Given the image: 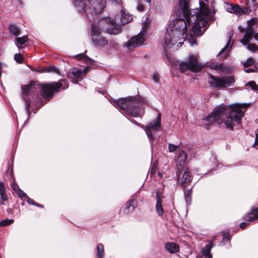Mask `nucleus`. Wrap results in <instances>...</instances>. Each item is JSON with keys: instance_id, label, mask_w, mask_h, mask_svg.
<instances>
[{"instance_id": "obj_1", "label": "nucleus", "mask_w": 258, "mask_h": 258, "mask_svg": "<svg viewBox=\"0 0 258 258\" xmlns=\"http://www.w3.org/2000/svg\"><path fill=\"white\" fill-rule=\"evenodd\" d=\"M208 2V0H204ZM200 9L189 10L188 0H178L175 7V13L179 18L170 23L166 29L163 48L167 52L178 40H184L187 32L190 29V35L201 36V27H206L211 19L209 8L203 2L200 1Z\"/></svg>"}, {"instance_id": "obj_2", "label": "nucleus", "mask_w": 258, "mask_h": 258, "mask_svg": "<svg viewBox=\"0 0 258 258\" xmlns=\"http://www.w3.org/2000/svg\"><path fill=\"white\" fill-rule=\"evenodd\" d=\"M245 111L244 104H234L227 106L220 105L204 120L208 122L206 128L209 130L208 126L214 122L220 125L223 121L227 128L233 131L234 126L241 123V118Z\"/></svg>"}, {"instance_id": "obj_3", "label": "nucleus", "mask_w": 258, "mask_h": 258, "mask_svg": "<svg viewBox=\"0 0 258 258\" xmlns=\"http://www.w3.org/2000/svg\"><path fill=\"white\" fill-rule=\"evenodd\" d=\"M112 104L130 116L142 117L144 114L143 103L135 97L120 98L113 101Z\"/></svg>"}, {"instance_id": "obj_4", "label": "nucleus", "mask_w": 258, "mask_h": 258, "mask_svg": "<svg viewBox=\"0 0 258 258\" xmlns=\"http://www.w3.org/2000/svg\"><path fill=\"white\" fill-rule=\"evenodd\" d=\"M112 2L119 5L121 0H111ZM106 0H74L73 4L80 12H84L89 19V15L97 16L104 9Z\"/></svg>"}, {"instance_id": "obj_5", "label": "nucleus", "mask_w": 258, "mask_h": 258, "mask_svg": "<svg viewBox=\"0 0 258 258\" xmlns=\"http://www.w3.org/2000/svg\"><path fill=\"white\" fill-rule=\"evenodd\" d=\"M204 68V65L200 63L196 55H190L187 60L181 62L179 66V69L181 73L190 70L193 72H199Z\"/></svg>"}, {"instance_id": "obj_6", "label": "nucleus", "mask_w": 258, "mask_h": 258, "mask_svg": "<svg viewBox=\"0 0 258 258\" xmlns=\"http://www.w3.org/2000/svg\"><path fill=\"white\" fill-rule=\"evenodd\" d=\"M66 83V80H61L57 83L53 82L41 85L42 96L45 98H51L54 92H58L61 88L66 89L68 87V86L63 87V84Z\"/></svg>"}, {"instance_id": "obj_7", "label": "nucleus", "mask_w": 258, "mask_h": 258, "mask_svg": "<svg viewBox=\"0 0 258 258\" xmlns=\"http://www.w3.org/2000/svg\"><path fill=\"white\" fill-rule=\"evenodd\" d=\"M91 36L92 41L97 48H102L108 44V40L104 37L101 35L100 28L94 23L92 24Z\"/></svg>"}, {"instance_id": "obj_8", "label": "nucleus", "mask_w": 258, "mask_h": 258, "mask_svg": "<svg viewBox=\"0 0 258 258\" xmlns=\"http://www.w3.org/2000/svg\"><path fill=\"white\" fill-rule=\"evenodd\" d=\"M209 76L211 79L209 81V83L214 88H226L231 86L235 82L234 78L230 76H225L221 78L215 77L211 74H209Z\"/></svg>"}, {"instance_id": "obj_9", "label": "nucleus", "mask_w": 258, "mask_h": 258, "mask_svg": "<svg viewBox=\"0 0 258 258\" xmlns=\"http://www.w3.org/2000/svg\"><path fill=\"white\" fill-rule=\"evenodd\" d=\"M35 84H29L27 85H22L21 90L22 91V97L25 102V107L28 115L30 114V106L32 99V93L34 91Z\"/></svg>"}, {"instance_id": "obj_10", "label": "nucleus", "mask_w": 258, "mask_h": 258, "mask_svg": "<svg viewBox=\"0 0 258 258\" xmlns=\"http://www.w3.org/2000/svg\"><path fill=\"white\" fill-rule=\"evenodd\" d=\"M148 23H144L142 26V30L137 36L132 37L127 42L125 45L127 47H136L141 46L145 41V31L148 27Z\"/></svg>"}, {"instance_id": "obj_11", "label": "nucleus", "mask_w": 258, "mask_h": 258, "mask_svg": "<svg viewBox=\"0 0 258 258\" xmlns=\"http://www.w3.org/2000/svg\"><path fill=\"white\" fill-rule=\"evenodd\" d=\"M161 114L159 113L156 119L146 126L145 131L149 140L154 139V134L161 130Z\"/></svg>"}, {"instance_id": "obj_12", "label": "nucleus", "mask_w": 258, "mask_h": 258, "mask_svg": "<svg viewBox=\"0 0 258 258\" xmlns=\"http://www.w3.org/2000/svg\"><path fill=\"white\" fill-rule=\"evenodd\" d=\"M176 175L177 176L178 182L184 188L191 181L190 172L188 168L180 169L179 167H178Z\"/></svg>"}, {"instance_id": "obj_13", "label": "nucleus", "mask_w": 258, "mask_h": 258, "mask_svg": "<svg viewBox=\"0 0 258 258\" xmlns=\"http://www.w3.org/2000/svg\"><path fill=\"white\" fill-rule=\"evenodd\" d=\"M115 22L120 25H125L133 20V17L124 10H121L115 17Z\"/></svg>"}, {"instance_id": "obj_14", "label": "nucleus", "mask_w": 258, "mask_h": 258, "mask_svg": "<svg viewBox=\"0 0 258 258\" xmlns=\"http://www.w3.org/2000/svg\"><path fill=\"white\" fill-rule=\"evenodd\" d=\"M69 77L72 79L74 83L77 84L82 79L81 72L78 68H73L71 70L69 74Z\"/></svg>"}, {"instance_id": "obj_15", "label": "nucleus", "mask_w": 258, "mask_h": 258, "mask_svg": "<svg viewBox=\"0 0 258 258\" xmlns=\"http://www.w3.org/2000/svg\"><path fill=\"white\" fill-rule=\"evenodd\" d=\"M225 8L227 11L230 13H234L239 15L244 14L243 11H244V10L242 9V7H240L237 5L225 3Z\"/></svg>"}, {"instance_id": "obj_16", "label": "nucleus", "mask_w": 258, "mask_h": 258, "mask_svg": "<svg viewBox=\"0 0 258 258\" xmlns=\"http://www.w3.org/2000/svg\"><path fill=\"white\" fill-rule=\"evenodd\" d=\"M106 32L112 35H116L121 32V26L119 24L115 22V19L106 28Z\"/></svg>"}, {"instance_id": "obj_17", "label": "nucleus", "mask_w": 258, "mask_h": 258, "mask_svg": "<svg viewBox=\"0 0 258 258\" xmlns=\"http://www.w3.org/2000/svg\"><path fill=\"white\" fill-rule=\"evenodd\" d=\"M232 37L233 34L230 33L229 36V39L227 44H226L225 47L220 51L218 55V57H219L220 58L227 56L230 48L233 45V43H231V39L232 38Z\"/></svg>"}, {"instance_id": "obj_18", "label": "nucleus", "mask_w": 258, "mask_h": 258, "mask_svg": "<svg viewBox=\"0 0 258 258\" xmlns=\"http://www.w3.org/2000/svg\"><path fill=\"white\" fill-rule=\"evenodd\" d=\"M258 219V208H253L244 216V220L248 222Z\"/></svg>"}, {"instance_id": "obj_19", "label": "nucleus", "mask_w": 258, "mask_h": 258, "mask_svg": "<svg viewBox=\"0 0 258 258\" xmlns=\"http://www.w3.org/2000/svg\"><path fill=\"white\" fill-rule=\"evenodd\" d=\"M187 159V155L185 151H180L177 157L176 165L177 168L179 167L180 169H183L182 166L185 164Z\"/></svg>"}, {"instance_id": "obj_20", "label": "nucleus", "mask_w": 258, "mask_h": 258, "mask_svg": "<svg viewBox=\"0 0 258 258\" xmlns=\"http://www.w3.org/2000/svg\"><path fill=\"white\" fill-rule=\"evenodd\" d=\"M156 211L158 215L160 217L164 215V211L162 206V200L160 197L159 192H157L156 195Z\"/></svg>"}, {"instance_id": "obj_21", "label": "nucleus", "mask_w": 258, "mask_h": 258, "mask_svg": "<svg viewBox=\"0 0 258 258\" xmlns=\"http://www.w3.org/2000/svg\"><path fill=\"white\" fill-rule=\"evenodd\" d=\"M137 201L133 199L129 201H128L125 205L124 208L123 209V212L125 214H128V213L133 212L135 207L137 206Z\"/></svg>"}, {"instance_id": "obj_22", "label": "nucleus", "mask_w": 258, "mask_h": 258, "mask_svg": "<svg viewBox=\"0 0 258 258\" xmlns=\"http://www.w3.org/2000/svg\"><path fill=\"white\" fill-rule=\"evenodd\" d=\"M253 30L252 28H248L245 32L243 38L240 40V42L244 45H247L250 42L252 38Z\"/></svg>"}, {"instance_id": "obj_23", "label": "nucleus", "mask_w": 258, "mask_h": 258, "mask_svg": "<svg viewBox=\"0 0 258 258\" xmlns=\"http://www.w3.org/2000/svg\"><path fill=\"white\" fill-rule=\"evenodd\" d=\"M256 2L255 0H246V8H242L243 13L245 14L249 12H251L252 10L255 9L256 6Z\"/></svg>"}, {"instance_id": "obj_24", "label": "nucleus", "mask_w": 258, "mask_h": 258, "mask_svg": "<svg viewBox=\"0 0 258 258\" xmlns=\"http://www.w3.org/2000/svg\"><path fill=\"white\" fill-rule=\"evenodd\" d=\"M212 247V242H211L210 243L206 244V246L203 248L202 252L205 256V258H212L211 254V250Z\"/></svg>"}, {"instance_id": "obj_25", "label": "nucleus", "mask_w": 258, "mask_h": 258, "mask_svg": "<svg viewBox=\"0 0 258 258\" xmlns=\"http://www.w3.org/2000/svg\"><path fill=\"white\" fill-rule=\"evenodd\" d=\"M166 249L170 253H175L178 251L179 249V246L173 242H169L165 245Z\"/></svg>"}, {"instance_id": "obj_26", "label": "nucleus", "mask_w": 258, "mask_h": 258, "mask_svg": "<svg viewBox=\"0 0 258 258\" xmlns=\"http://www.w3.org/2000/svg\"><path fill=\"white\" fill-rule=\"evenodd\" d=\"M38 72L43 73H54L55 74H58V69L54 66H49L48 67H45L38 71Z\"/></svg>"}, {"instance_id": "obj_27", "label": "nucleus", "mask_w": 258, "mask_h": 258, "mask_svg": "<svg viewBox=\"0 0 258 258\" xmlns=\"http://www.w3.org/2000/svg\"><path fill=\"white\" fill-rule=\"evenodd\" d=\"M96 255L97 258H104V250L103 245L99 243L96 247Z\"/></svg>"}, {"instance_id": "obj_28", "label": "nucleus", "mask_w": 258, "mask_h": 258, "mask_svg": "<svg viewBox=\"0 0 258 258\" xmlns=\"http://www.w3.org/2000/svg\"><path fill=\"white\" fill-rule=\"evenodd\" d=\"M207 66L209 67L211 69H213L216 71H222L223 68L221 63H219L218 62H212L209 63H208Z\"/></svg>"}, {"instance_id": "obj_29", "label": "nucleus", "mask_w": 258, "mask_h": 258, "mask_svg": "<svg viewBox=\"0 0 258 258\" xmlns=\"http://www.w3.org/2000/svg\"><path fill=\"white\" fill-rule=\"evenodd\" d=\"M76 58L80 60H83L85 62L87 63H92L93 60L84 53H80L76 55Z\"/></svg>"}, {"instance_id": "obj_30", "label": "nucleus", "mask_w": 258, "mask_h": 258, "mask_svg": "<svg viewBox=\"0 0 258 258\" xmlns=\"http://www.w3.org/2000/svg\"><path fill=\"white\" fill-rule=\"evenodd\" d=\"M5 190L6 189L4 183L0 181V195L1 196V199L4 201L8 200V197L5 193Z\"/></svg>"}, {"instance_id": "obj_31", "label": "nucleus", "mask_w": 258, "mask_h": 258, "mask_svg": "<svg viewBox=\"0 0 258 258\" xmlns=\"http://www.w3.org/2000/svg\"><path fill=\"white\" fill-rule=\"evenodd\" d=\"M28 37L26 35L21 37H18L16 38L15 41L16 42V45L19 49H20V46L18 45V43L23 45L28 41Z\"/></svg>"}, {"instance_id": "obj_32", "label": "nucleus", "mask_w": 258, "mask_h": 258, "mask_svg": "<svg viewBox=\"0 0 258 258\" xmlns=\"http://www.w3.org/2000/svg\"><path fill=\"white\" fill-rule=\"evenodd\" d=\"M10 31L12 34L15 36H17L19 34L20 29L15 25H11L9 27Z\"/></svg>"}, {"instance_id": "obj_33", "label": "nucleus", "mask_w": 258, "mask_h": 258, "mask_svg": "<svg viewBox=\"0 0 258 258\" xmlns=\"http://www.w3.org/2000/svg\"><path fill=\"white\" fill-rule=\"evenodd\" d=\"M184 196L186 201L187 203H190L191 199V194H192V190L191 189H188V190H184Z\"/></svg>"}, {"instance_id": "obj_34", "label": "nucleus", "mask_w": 258, "mask_h": 258, "mask_svg": "<svg viewBox=\"0 0 258 258\" xmlns=\"http://www.w3.org/2000/svg\"><path fill=\"white\" fill-rule=\"evenodd\" d=\"M14 223L13 219H5L0 221V226H7L11 225Z\"/></svg>"}, {"instance_id": "obj_35", "label": "nucleus", "mask_w": 258, "mask_h": 258, "mask_svg": "<svg viewBox=\"0 0 258 258\" xmlns=\"http://www.w3.org/2000/svg\"><path fill=\"white\" fill-rule=\"evenodd\" d=\"M254 63V61L251 58H248L246 61L243 63V66L244 68H247L253 65Z\"/></svg>"}, {"instance_id": "obj_36", "label": "nucleus", "mask_w": 258, "mask_h": 258, "mask_svg": "<svg viewBox=\"0 0 258 258\" xmlns=\"http://www.w3.org/2000/svg\"><path fill=\"white\" fill-rule=\"evenodd\" d=\"M246 85L250 87L253 91H256L258 89L257 86L254 81H250L248 82Z\"/></svg>"}, {"instance_id": "obj_37", "label": "nucleus", "mask_w": 258, "mask_h": 258, "mask_svg": "<svg viewBox=\"0 0 258 258\" xmlns=\"http://www.w3.org/2000/svg\"><path fill=\"white\" fill-rule=\"evenodd\" d=\"M14 59L18 63H22L23 60V57L21 53L15 54Z\"/></svg>"}, {"instance_id": "obj_38", "label": "nucleus", "mask_w": 258, "mask_h": 258, "mask_svg": "<svg viewBox=\"0 0 258 258\" xmlns=\"http://www.w3.org/2000/svg\"><path fill=\"white\" fill-rule=\"evenodd\" d=\"M179 146L178 145H175L172 144H169L168 145V149L169 151L170 152H173L174 151H175L177 150V149L178 148Z\"/></svg>"}, {"instance_id": "obj_39", "label": "nucleus", "mask_w": 258, "mask_h": 258, "mask_svg": "<svg viewBox=\"0 0 258 258\" xmlns=\"http://www.w3.org/2000/svg\"><path fill=\"white\" fill-rule=\"evenodd\" d=\"M17 194H18V196L22 199L23 198H27V196L26 193H25L21 189H19V190H18L17 192Z\"/></svg>"}, {"instance_id": "obj_40", "label": "nucleus", "mask_w": 258, "mask_h": 258, "mask_svg": "<svg viewBox=\"0 0 258 258\" xmlns=\"http://www.w3.org/2000/svg\"><path fill=\"white\" fill-rule=\"evenodd\" d=\"M247 24L249 26L248 28H252V25H254L256 24V19L255 18H252L250 20L247 21Z\"/></svg>"}, {"instance_id": "obj_41", "label": "nucleus", "mask_w": 258, "mask_h": 258, "mask_svg": "<svg viewBox=\"0 0 258 258\" xmlns=\"http://www.w3.org/2000/svg\"><path fill=\"white\" fill-rule=\"evenodd\" d=\"M152 79L154 80L155 83H159V80H160L159 75L157 73L153 74V75L152 76Z\"/></svg>"}, {"instance_id": "obj_42", "label": "nucleus", "mask_w": 258, "mask_h": 258, "mask_svg": "<svg viewBox=\"0 0 258 258\" xmlns=\"http://www.w3.org/2000/svg\"><path fill=\"white\" fill-rule=\"evenodd\" d=\"M247 48L251 51H254L257 49V47L254 44H250L247 46Z\"/></svg>"}, {"instance_id": "obj_43", "label": "nucleus", "mask_w": 258, "mask_h": 258, "mask_svg": "<svg viewBox=\"0 0 258 258\" xmlns=\"http://www.w3.org/2000/svg\"><path fill=\"white\" fill-rule=\"evenodd\" d=\"M11 187L16 192H17L18 190H19V189H20L18 185L15 182V181L11 183Z\"/></svg>"}, {"instance_id": "obj_44", "label": "nucleus", "mask_w": 258, "mask_h": 258, "mask_svg": "<svg viewBox=\"0 0 258 258\" xmlns=\"http://www.w3.org/2000/svg\"><path fill=\"white\" fill-rule=\"evenodd\" d=\"M27 202L29 204L33 205L35 206H38V204L36 203L35 202L33 201V200L31 199V198H29L28 197L27 198Z\"/></svg>"}, {"instance_id": "obj_45", "label": "nucleus", "mask_w": 258, "mask_h": 258, "mask_svg": "<svg viewBox=\"0 0 258 258\" xmlns=\"http://www.w3.org/2000/svg\"><path fill=\"white\" fill-rule=\"evenodd\" d=\"M81 72V75L83 76V75H84L86 73H87L89 71V67H86L85 68L83 69V70H80Z\"/></svg>"}, {"instance_id": "obj_46", "label": "nucleus", "mask_w": 258, "mask_h": 258, "mask_svg": "<svg viewBox=\"0 0 258 258\" xmlns=\"http://www.w3.org/2000/svg\"><path fill=\"white\" fill-rule=\"evenodd\" d=\"M156 171V167L155 166H153L150 171L151 175H154Z\"/></svg>"}, {"instance_id": "obj_47", "label": "nucleus", "mask_w": 258, "mask_h": 258, "mask_svg": "<svg viewBox=\"0 0 258 258\" xmlns=\"http://www.w3.org/2000/svg\"><path fill=\"white\" fill-rule=\"evenodd\" d=\"M229 239V238L228 235L227 234V233L226 232H223V241L228 240Z\"/></svg>"}, {"instance_id": "obj_48", "label": "nucleus", "mask_w": 258, "mask_h": 258, "mask_svg": "<svg viewBox=\"0 0 258 258\" xmlns=\"http://www.w3.org/2000/svg\"><path fill=\"white\" fill-rule=\"evenodd\" d=\"M248 224L247 222H243L240 224V227L241 228L243 229Z\"/></svg>"}, {"instance_id": "obj_49", "label": "nucleus", "mask_w": 258, "mask_h": 258, "mask_svg": "<svg viewBox=\"0 0 258 258\" xmlns=\"http://www.w3.org/2000/svg\"><path fill=\"white\" fill-rule=\"evenodd\" d=\"M5 67H7V65L5 63L3 64L0 62V78L1 77L2 74V69Z\"/></svg>"}, {"instance_id": "obj_50", "label": "nucleus", "mask_w": 258, "mask_h": 258, "mask_svg": "<svg viewBox=\"0 0 258 258\" xmlns=\"http://www.w3.org/2000/svg\"><path fill=\"white\" fill-rule=\"evenodd\" d=\"M138 10L141 12L144 9V7L142 4H138L137 7Z\"/></svg>"}, {"instance_id": "obj_51", "label": "nucleus", "mask_w": 258, "mask_h": 258, "mask_svg": "<svg viewBox=\"0 0 258 258\" xmlns=\"http://www.w3.org/2000/svg\"><path fill=\"white\" fill-rule=\"evenodd\" d=\"M258 145V135L255 134V142L253 144L252 146L254 147Z\"/></svg>"}, {"instance_id": "obj_52", "label": "nucleus", "mask_w": 258, "mask_h": 258, "mask_svg": "<svg viewBox=\"0 0 258 258\" xmlns=\"http://www.w3.org/2000/svg\"><path fill=\"white\" fill-rule=\"evenodd\" d=\"M244 72L246 73H250L254 72V70L252 69H248L244 70Z\"/></svg>"}, {"instance_id": "obj_53", "label": "nucleus", "mask_w": 258, "mask_h": 258, "mask_svg": "<svg viewBox=\"0 0 258 258\" xmlns=\"http://www.w3.org/2000/svg\"><path fill=\"white\" fill-rule=\"evenodd\" d=\"M189 42L190 43L191 46H194L195 44H197L196 41H189Z\"/></svg>"}, {"instance_id": "obj_54", "label": "nucleus", "mask_w": 258, "mask_h": 258, "mask_svg": "<svg viewBox=\"0 0 258 258\" xmlns=\"http://www.w3.org/2000/svg\"><path fill=\"white\" fill-rule=\"evenodd\" d=\"M254 38L258 41V32L255 33L254 35Z\"/></svg>"}, {"instance_id": "obj_55", "label": "nucleus", "mask_w": 258, "mask_h": 258, "mask_svg": "<svg viewBox=\"0 0 258 258\" xmlns=\"http://www.w3.org/2000/svg\"><path fill=\"white\" fill-rule=\"evenodd\" d=\"M183 42H179L177 44V46H181L182 45V44H183Z\"/></svg>"}, {"instance_id": "obj_56", "label": "nucleus", "mask_w": 258, "mask_h": 258, "mask_svg": "<svg viewBox=\"0 0 258 258\" xmlns=\"http://www.w3.org/2000/svg\"><path fill=\"white\" fill-rule=\"evenodd\" d=\"M37 206V207H41V208H42V207H43V206H42V205H40V204H38V206Z\"/></svg>"}, {"instance_id": "obj_57", "label": "nucleus", "mask_w": 258, "mask_h": 258, "mask_svg": "<svg viewBox=\"0 0 258 258\" xmlns=\"http://www.w3.org/2000/svg\"><path fill=\"white\" fill-rule=\"evenodd\" d=\"M257 132H258V128H257Z\"/></svg>"}, {"instance_id": "obj_58", "label": "nucleus", "mask_w": 258, "mask_h": 258, "mask_svg": "<svg viewBox=\"0 0 258 258\" xmlns=\"http://www.w3.org/2000/svg\"><path fill=\"white\" fill-rule=\"evenodd\" d=\"M197 258H198V257H197Z\"/></svg>"}]
</instances>
